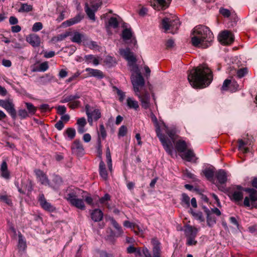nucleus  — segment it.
Returning a JSON list of instances; mask_svg holds the SVG:
<instances>
[{
  "label": "nucleus",
  "instance_id": "nucleus-1",
  "mask_svg": "<svg viewBox=\"0 0 257 257\" xmlns=\"http://www.w3.org/2000/svg\"><path fill=\"white\" fill-rule=\"evenodd\" d=\"M131 71L133 72L131 79L135 95L139 99L142 107L148 109L150 106L151 98L150 93L146 89L145 80L138 66H134Z\"/></svg>",
  "mask_w": 257,
  "mask_h": 257
},
{
  "label": "nucleus",
  "instance_id": "nucleus-2",
  "mask_svg": "<svg viewBox=\"0 0 257 257\" xmlns=\"http://www.w3.org/2000/svg\"><path fill=\"white\" fill-rule=\"evenodd\" d=\"M213 79L212 71L206 64L200 65L190 70L188 79L191 86L202 88L208 86Z\"/></svg>",
  "mask_w": 257,
  "mask_h": 257
},
{
  "label": "nucleus",
  "instance_id": "nucleus-3",
  "mask_svg": "<svg viewBox=\"0 0 257 257\" xmlns=\"http://www.w3.org/2000/svg\"><path fill=\"white\" fill-rule=\"evenodd\" d=\"M192 35L191 43L195 47L206 48L212 45L214 40L213 33L205 26H197L193 29Z\"/></svg>",
  "mask_w": 257,
  "mask_h": 257
},
{
  "label": "nucleus",
  "instance_id": "nucleus-4",
  "mask_svg": "<svg viewBox=\"0 0 257 257\" xmlns=\"http://www.w3.org/2000/svg\"><path fill=\"white\" fill-rule=\"evenodd\" d=\"M163 126L165 128V132L169 137L170 139L161 133L160 127L158 124L156 126V134L166 152L170 156H172L173 154V144L175 143L178 136L176 134L175 131L169 129L164 124H163Z\"/></svg>",
  "mask_w": 257,
  "mask_h": 257
},
{
  "label": "nucleus",
  "instance_id": "nucleus-5",
  "mask_svg": "<svg viewBox=\"0 0 257 257\" xmlns=\"http://www.w3.org/2000/svg\"><path fill=\"white\" fill-rule=\"evenodd\" d=\"M152 249L151 253L147 247H137L134 254L136 257L141 256L142 254L145 257H162L161 244L156 238L151 240Z\"/></svg>",
  "mask_w": 257,
  "mask_h": 257
},
{
  "label": "nucleus",
  "instance_id": "nucleus-6",
  "mask_svg": "<svg viewBox=\"0 0 257 257\" xmlns=\"http://www.w3.org/2000/svg\"><path fill=\"white\" fill-rule=\"evenodd\" d=\"M184 228V233L186 237V245L188 246L196 245L197 241L195 238L199 229L189 224L185 225Z\"/></svg>",
  "mask_w": 257,
  "mask_h": 257
},
{
  "label": "nucleus",
  "instance_id": "nucleus-7",
  "mask_svg": "<svg viewBox=\"0 0 257 257\" xmlns=\"http://www.w3.org/2000/svg\"><path fill=\"white\" fill-rule=\"evenodd\" d=\"M80 98V95L78 94L64 95L60 100V102H68L67 104L68 107L72 109H74L79 107L81 105V102L78 100Z\"/></svg>",
  "mask_w": 257,
  "mask_h": 257
},
{
  "label": "nucleus",
  "instance_id": "nucleus-8",
  "mask_svg": "<svg viewBox=\"0 0 257 257\" xmlns=\"http://www.w3.org/2000/svg\"><path fill=\"white\" fill-rule=\"evenodd\" d=\"M162 26L166 31L171 30L170 32L174 33L178 29L180 26V22L179 19L177 18L173 20L165 18L162 21Z\"/></svg>",
  "mask_w": 257,
  "mask_h": 257
},
{
  "label": "nucleus",
  "instance_id": "nucleus-9",
  "mask_svg": "<svg viewBox=\"0 0 257 257\" xmlns=\"http://www.w3.org/2000/svg\"><path fill=\"white\" fill-rule=\"evenodd\" d=\"M244 191L249 193V197H245L243 204L246 207L253 206L254 203L257 201V191L253 188H245Z\"/></svg>",
  "mask_w": 257,
  "mask_h": 257
},
{
  "label": "nucleus",
  "instance_id": "nucleus-10",
  "mask_svg": "<svg viewBox=\"0 0 257 257\" xmlns=\"http://www.w3.org/2000/svg\"><path fill=\"white\" fill-rule=\"evenodd\" d=\"M0 106L5 109L13 119L16 117V111L14 104L10 99H0Z\"/></svg>",
  "mask_w": 257,
  "mask_h": 257
},
{
  "label": "nucleus",
  "instance_id": "nucleus-11",
  "mask_svg": "<svg viewBox=\"0 0 257 257\" xmlns=\"http://www.w3.org/2000/svg\"><path fill=\"white\" fill-rule=\"evenodd\" d=\"M119 52L120 55L128 61V64L131 68H133L134 66H137L136 64V58L133 53L130 51V49H120Z\"/></svg>",
  "mask_w": 257,
  "mask_h": 257
},
{
  "label": "nucleus",
  "instance_id": "nucleus-12",
  "mask_svg": "<svg viewBox=\"0 0 257 257\" xmlns=\"http://www.w3.org/2000/svg\"><path fill=\"white\" fill-rule=\"evenodd\" d=\"M172 0H148L155 10H164L168 8Z\"/></svg>",
  "mask_w": 257,
  "mask_h": 257
},
{
  "label": "nucleus",
  "instance_id": "nucleus-13",
  "mask_svg": "<svg viewBox=\"0 0 257 257\" xmlns=\"http://www.w3.org/2000/svg\"><path fill=\"white\" fill-rule=\"evenodd\" d=\"M218 40L222 44L229 45L234 41V37L231 32L226 30L220 33Z\"/></svg>",
  "mask_w": 257,
  "mask_h": 257
},
{
  "label": "nucleus",
  "instance_id": "nucleus-14",
  "mask_svg": "<svg viewBox=\"0 0 257 257\" xmlns=\"http://www.w3.org/2000/svg\"><path fill=\"white\" fill-rule=\"evenodd\" d=\"M244 188L240 186H236L233 187L232 190L229 192L230 197L231 200L235 201H239L243 198V193Z\"/></svg>",
  "mask_w": 257,
  "mask_h": 257
},
{
  "label": "nucleus",
  "instance_id": "nucleus-15",
  "mask_svg": "<svg viewBox=\"0 0 257 257\" xmlns=\"http://www.w3.org/2000/svg\"><path fill=\"white\" fill-rule=\"evenodd\" d=\"M38 201L44 210L49 212H53L55 210V207L47 201L43 194L39 195Z\"/></svg>",
  "mask_w": 257,
  "mask_h": 257
},
{
  "label": "nucleus",
  "instance_id": "nucleus-16",
  "mask_svg": "<svg viewBox=\"0 0 257 257\" xmlns=\"http://www.w3.org/2000/svg\"><path fill=\"white\" fill-rule=\"evenodd\" d=\"M71 149L73 154L77 156H82L84 154V150L82 144L79 140H75L72 143Z\"/></svg>",
  "mask_w": 257,
  "mask_h": 257
},
{
  "label": "nucleus",
  "instance_id": "nucleus-17",
  "mask_svg": "<svg viewBox=\"0 0 257 257\" xmlns=\"http://www.w3.org/2000/svg\"><path fill=\"white\" fill-rule=\"evenodd\" d=\"M100 6V4L97 3L95 4H92L91 7L92 9H91L89 7L87 3H86L85 5V11L89 17V18L93 21L95 20V12H96L99 7Z\"/></svg>",
  "mask_w": 257,
  "mask_h": 257
},
{
  "label": "nucleus",
  "instance_id": "nucleus-18",
  "mask_svg": "<svg viewBox=\"0 0 257 257\" xmlns=\"http://www.w3.org/2000/svg\"><path fill=\"white\" fill-rule=\"evenodd\" d=\"M81 192L83 191L78 188H70L67 190V194L65 198L69 202H70L72 200L77 198Z\"/></svg>",
  "mask_w": 257,
  "mask_h": 257
},
{
  "label": "nucleus",
  "instance_id": "nucleus-19",
  "mask_svg": "<svg viewBox=\"0 0 257 257\" xmlns=\"http://www.w3.org/2000/svg\"><path fill=\"white\" fill-rule=\"evenodd\" d=\"M98 135V138L97 140V144H98V151L100 155L101 154V139L102 140L105 139L107 134L106 130L105 129L104 126L103 124H101L99 125V130L97 132Z\"/></svg>",
  "mask_w": 257,
  "mask_h": 257
},
{
  "label": "nucleus",
  "instance_id": "nucleus-20",
  "mask_svg": "<svg viewBox=\"0 0 257 257\" xmlns=\"http://www.w3.org/2000/svg\"><path fill=\"white\" fill-rule=\"evenodd\" d=\"M26 41L34 47H39L40 45V38L36 34H32L28 35L26 38Z\"/></svg>",
  "mask_w": 257,
  "mask_h": 257
},
{
  "label": "nucleus",
  "instance_id": "nucleus-21",
  "mask_svg": "<svg viewBox=\"0 0 257 257\" xmlns=\"http://www.w3.org/2000/svg\"><path fill=\"white\" fill-rule=\"evenodd\" d=\"M35 174L37 178L41 183L44 185H50V182L47 177L46 174H45L42 171L39 169L36 170L35 171Z\"/></svg>",
  "mask_w": 257,
  "mask_h": 257
},
{
  "label": "nucleus",
  "instance_id": "nucleus-22",
  "mask_svg": "<svg viewBox=\"0 0 257 257\" xmlns=\"http://www.w3.org/2000/svg\"><path fill=\"white\" fill-rule=\"evenodd\" d=\"M175 144V149L179 153H184L189 148V144L182 140H179Z\"/></svg>",
  "mask_w": 257,
  "mask_h": 257
},
{
  "label": "nucleus",
  "instance_id": "nucleus-23",
  "mask_svg": "<svg viewBox=\"0 0 257 257\" xmlns=\"http://www.w3.org/2000/svg\"><path fill=\"white\" fill-rule=\"evenodd\" d=\"M1 176L9 180L11 177L10 172L8 170V165L6 161H3L0 168Z\"/></svg>",
  "mask_w": 257,
  "mask_h": 257
},
{
  "label": "nucleus",
  "instance_id": "nucleus-24",
  "mask_svg": "<svg viewBox=\"0 0 257 257\" xmlns=\"http://www.w3.org/2000/svg\"><path fill=\"white\" fill-rule=\"evenodd\" d=\"M126 104L129 109H133L136 111L139 110L140 106L139 102L133 97H127L126 100Z\"/></svg>",
  "mask_w": 257,
  "mask_h": 257
},
{
  "label": "nucleus",
  "instance_id": "nucleus-25",
  "mask_svg": "<svg viewBox=\"0 0 257 257\" xmlns=\"http://www.w3.org/2000/svg\"><path fill=\"white\" fill-rule=\"evenodd\" d=\"M85 71L88 73L89 76H93L97 79H102L104 77L103 72L98 69L87 68L85 69Z\"/></svg>",
  "mask_w": 257,
  "mask_h": 257
},
{
  "label": "nucleus",
  "instance_id": "nucleus-26",
  "mask_svg": "<svg viewBox=\"0 0 257 257\" xmlns=\"http://www.w3.org/2000/svg\"><path fill=\"white\" fill-rule=\"evenodd\" d=\"M99 174L100 177L105 181L108 179V173L105 165L102 160H101L99 165Z\"/></svg>",
  "mask_w": 257,
  "mask_h": 257
},
{
  "label": "nucleus",
  "instance_id": "nucleus-27",
  "mask_svg": "<svg viewBox=\"0 0 257 257\" xmlns=\"http://www.w3.org/2000/svg\"><path fill=\"white\" fill-rule=\"evenodd\" d=\"M215 177L220 184L225 183L227 181V175L223 170H219L215 173Z\"/></svg>",
  "mask_w": 257,
  "mask_h": 257
},
{
  "label": "nucleus",
  "instance_id": "nucleus-28",
  "mask_svg": "<svg viewBox=\"0 0 257 257\" xmlns=\"http://www.w3.org/2000/svg\"><path fill=\"white\" fill-rule=\"evenodd\" d=\"M69 203L71 204V205L74 206L81 210H84L85 209L84 201L82 199L77 198L74 200H72V201L69 202Z\"/></svg>",
  "mask_w": 257,
  "mask_h": 257
},
{
  "label": "nucleus",
  "instance_id": "nucleus-29",
  "mask_svg": "<svg viewBox=\"0 0 257 257\" xmlns=\"http://www.w3.org/2000/svg\"><path fill=\"white\" fill-rule=\"evenodd\" d=\"M133 33L131 29L125 28L122 32V38L124 41H126L129 40H132V42H134L135 44L136 43V40L135 38H133Z\"/></svg>",
  "mask_w": 257,
  "mask_h": 257
},
{
  "label": "nucleus",
  "instance_id": "nucleus-30",
  "mask_svg": "<svg viewBox=\"0 0 257 257\" xmlns=\"http://www.w3.org/2000/svg\"><path fill=\"white\" fill-rule=\"evenodd\" d=\"M123 225L126 227L131 228L137 235H140V233L142 234V230H141L138 225H136L135 224L132 223L129 221H124L123 222Z\"/></svg>",
  "mask_w": 257,
  "mask_h": 257
},
{
  "label": "nucleus",
  "instance_id": "nucleus-31",
  "mask_svg": "<svg viewBox=\"0 0 257 257\" xmlns=\"http://www.w3.org/2000/svg\"><path fill=\"white\" fill-rule=\"evenodd\" d=\"M103 215V214L100 209H95L92 211L91 217L95 222H98L102 220Z\"/></svg>",
  "mask_w": 257,
  "mask_h": 257
},
{
  "label": "nucleus",
  "instance_id": "nucleus-32",
  "mask_svg": "<svg viewBox=\"0 0 257 257\" xmlns=\"http://www.w3.org/2000/svg\"><path fill=\"white\" fill-rule=\"evenodd\" d=\"M82 18L83 16L80 14H78L75 17L64 22L63 23V25L67 27L79 23L82 19Z\"/></svg>",
  "mask_w": 257,
  "mask_h": 257
},
{
  "label": "nucleus",
  "instance_id": "nucleus-33",
  "mask_svg": "<svg viewBox=\"0 0 257 257\" xmlns=\"http://www.w3.org/2000/svg\"><path fill=\"white\" fill-rule=\"evenodd\" d=\"M195 155L193 152V151L191 149H187V150L183 153V154L181 155V157L183 159H185L188 162H190L193 160V158H194Z\"/></svg>",
  "mask_w": 257,
  "mask_h": 257
},
{
  "label": "nucleus",
  "instance_id": "nucleus-34",
  "mask_svg": "<svg viewBox=\"0 0 257 257\" xmlns=\"http://www.w3.org/2000/svg\"><path fill=\"white\" fill-rule=\"evenodd\" d=\"M238 149L244 153H246L249 151L247 148L245 147V145H250L251 143L248 141H243L242 140H239L238 141Z\"/></svg>",
  "mask_w": 257,
  "mask_h": 257
},
{
  "label": "nucleus",
  "instance_id": "nucleus-35",
  "mask_svg": "<svg viewBox=\"0 0 257 257\" xmlns=\"http://www.w3.org/2000/svg\"><path fill=\"white\" fill-rule=\"evenodd\" d=\"M33 10V8L32 5H29L27 3H21V7L18 11L19 13H28L32 11Z\"/></svg>",
  "mask_w": 257,
  "mask_h": 257
},
{
  "label": "nucleus",
  "instance_id": "nucleus-36",
  "mask_svg": "<svg viewBox=\"0 0 257 257\" xmlns=\"http://www.w3.org/2000/svg\"><path fill=\"white\" fill-rule=\"evenodd\" d=\"M84 39V35L78 32L73 33L71 40L73 42L80 43L82 40Z\"/></svg>",
  "mask_w": 257,
  "mask_h": 257
},
{
  "label": "nucleus",
  "instance_id": "nucleus-37",
  "mask_svg": "<svg viewBox=\"0 0 257 257\" xmlns=\"http://www.w3.org/2000/svg\"><path fill=\"white\" fill-rule=\"evenodd\" d=\"M110 200V196L106 193L104 196L99 198V202L103 206H106L108 208H110V205L108 203V201Z\"/></svg>",
  "mask_w": 257,
  "mask_h": 257
},
{
  "label": "nucleus",
  "instance_id": "nucleus-38",
  "mask_svg": "<svg viewBox=\"0 0 257 257\" xmlns=\"http://www.w3.org/2000/svg\"><path fill=\"white\" fill-rule=\"evenodd\" d=\"M207 222L209 226H212L216 223V219L214 215L210 212H207Z\"/></svg>",
  "mask_w": 257,
  "mask_h": 257
},
{
  "label": "nucleus",
  "instance_id": "nucleus-39",
  "mask_svg": "<svg viewBox=\"0 0 257 257\" xmlns=\"http://www.w3.org/2000/svg\"><path fill=\"white\" fill-rule=\"evenodd\" d=\"M106 162L108 168V170L110 172H112V160L111 157V154L109 150V148H107L106 149Z\"/></svg>",
  "mask_w": 257,
  "mask_h": 257
},
{
  "label": "nucleus",
  "instance_id": "nucleus-40",
  "mask_svg": "<svg viewBox=\"0 0 257 257\" xmlns=\"http://www.w3.org/2000/svg\"><path fill=\"white\" fill-rule=\"evenodd\" d=\"M64 135H66L69 140H72L75 137V130L74 128L68 127L65 130Z\"/></svg>",
  "mask_w": 257,
  "mask_h": 257
},
{
  "label": "nucleus",
  "instance_id": "nucleus-41",
  "mask_svg": "<svg viewBox=\"0 0 257 257\" xmlns=\"http://www.w3.org/2000/svg\"><path fill=\"white\" fill-rule=\"evenodd\" d=\"M85 59L87 63H92L94 65H97L99 64L98 58L95 57L92 55H86L85 56Z\"/></svg>",
  "mask_w": 257,
  "mask_h": 257
},
{
  "label": "nucleus",
  "instance_id": "nucleus-42",
  "mask_svg": "<svg viewBox=\"0 0 257 257\" xmlns=\"http://www.w3.org/2000/svg\"><path fill=\"white\" fill-rule=\"evenodd\" d=\"M110 221L111 224L117 230L118 233L119 235H121L123 233V230L121 226L118 224V223L116 221V220L113 218H110Z\"/></svg>",
  "mask_w": 257,
  "mask_h": 257
},
{
  "label": "nucleus",
  "instance_id": "nucleus-43",
  "mask_svg": "<svg viewBox=\"0 0 257 257\" xmlns=\"http://www.w3.org/2000/svg\"><path fill=\"white\" fill-rule=\"evenodd\" d=\"M25 104L28 110V114L34 115L36 112L37 108L31 103L26 102Z\"/></svg>",
  "mask_w": 257,
  "mask_h": 257
},
{
  "label": "nucleus",
  "instance_id": "nucleus-44",
  "mask_svg": "<svg viewBox=\"0 0 257 257\" xmlns=\"http://www.w3.org/2000/svg\"><path fill=\"white\" fill-rule=\"evenodd\" d=\"M70 35V33L66 32L64 34H61L57 36L54 37L52 40L54 42L61 41L64 40L66 37Z\"/></svg>",
  "mask_w": 257,
  "mask_h": 257
},
{
  "label": "nucleus",
  "instance_id": "nucleus-45",
  "mask_svg": "<svg viewBox=\"0 0 257 257\" xmlns=\"http://www.w3.org/2000/svg\"><path fill=\"white\" fill-rule=\"evenodd\" d=\"M90 115L95 121L97 120L101 117V113L99 109H94L92 112H90Z\"/></svg>",
  "mask_w": 257,
  "mask_h": 257
},
{
  "label": "nucleus",
  "instance_id": "nucleus-46",
  "mask_svg": "<svg viewBox=\"0 0 257 257\" xmlns=\"http://www.w3.org/2000/svg\"><path fill=\"white\" fill-rule=\"evenodd\" d=\"M203 173L206 178L208 180H211L214 176V171L211 169H206L203 171Z\"/></svg>",
  "mask_w": 257,
  "mask_h": 257
},
{
  "label": "nucleus",
  "instance_id": "nucleus-47",
  "mask_svg": "<svg viewBox=\"0 0 257 257\" xmlns=\"http://www.w3.org/2000/svg\"><path fill=\"white\" fill-rule=\"evenodd\" d=\"M0 200L2 202L6 203L9 205H11L12 204V200L10 197L7 194L1 195L0 194Z\"/></svg>",
  "mask_w": 257,
  "mask_h": 257
},
{
  "label": "nucleus",
  "instance_id": "nucleus-48",
  "mask_svg": "<svg viewBox=\"0 0 257 257\" xmlns=\"http://www.w3.org/2000/svg\"><path fill=\"white\" fill-rule=\"evenodd\" d=\"M182 204L187 207L190 206V197L185 193L182 194Z\"/></svg>",
  "mask_w": 257,
  "mask_h": 257
},
{
  "label": "nucleus",
  "instance_id": "nucleus-49",
  "mask_svg": "<svg viewBox=\"0 0 257 257\" xmlns=\"http://www.w3.org/2000/svg\"><path fill=\"white\" fill-rule=\"evenodd\" d=\"M109 26L113 28H116L118 26V22L116 18L111 17L108 21Z\"/></svg>",
  "mask_w": 257,
  "mask_h": 257
},
{
  "label": "nucleus",
  "instance_id": "nucleus-50",
  "mask_svg": "<svg viewBox=\"0 0 257 257\" xmlns=\"http://www.w3.org/2000/svg\"><path fill=\"white\" fill-rule=\"evenodd\" d=\"M89 108H90L89 105L86 104L85 105V111H86V114L88 117V121L90 125H92L93 120H94V119H93V118L90 115V111Z\"/></svg>",
  "mask_w": 257,
  "mask_h": 257
},
{
  "label": "nucleus",
  "instance_id": "nucleus-51",
  "mask_svg": "<svg viewBox=\"0 0 257 257\" xmlns=\"http://www.w3.org/2000/svg\"><path fill=\"white\" fill-rule=\"evenodd\" d=\"M192 214L197 220H199L200 222H203L204 221V218L201 212L192 211Z\"/></svg>",
  "mask_w": 257,
  "mask_h": 257
},
{
  "label": "nucleus",
  "instance_id": "nucleus-52",
  "mask_svg": "<svg viewBox=\"0 0 257 257\" xmlns=\"http://www.w3.org/2000/svg\"><path fill=\"white\" fill-rule=\"evenodd\" d=\"M230 84H231V80L229 79L225 80L221 87V90L222 91L230 90Z\"/></svg>",
  "mask_w": 257,
  "mask_h": 257
},
{
  "label": "nucleus",
  "instance_id": "nucleus-53",
  "mask_svg": "<svg viewBox=\"0 0 257 257\" xmlns=\"http://www.w3.org/2000/svg\"><path fill=\"white\" fill-rule=\"evenodd\" d=\"M248 72L247 68H242L237 70L236 74L238 77L242 78L244 77Z\"/></svg>",
  "mask_w": 257,
  "mask_h": 257
},
{
  "label": "nucleus",
  "instance_id": "nucleus-54",
  "mask_svg": "<svg viewBox=\"0 0 257 257\" xmlns=\"http://www.w3.org/2000/svg\"><path fill=\"white\" fill-rule=\"evenodd\" d=\"M19 248L22 249H25L26 247V243L25 240L23 239V236L21 234L19 235Z\"/></svg>",
  "mask_w": 257,
  "mask_h": 257
},
{
  "label": "nucleus",
  "instance_id": "nucleus-55",
  "mask_svg": "<svg viewBox=\"0 0 257 257\" xmlns=\"http://www.w3.org/2000/svg\"><path fill=\"white\" fill-rule=\"evenodd\" d=\"M42 28V23L41 22H36L33 25L32 30L33 32H36L40 31Z\"/></svg>",
  "mask_w": 257,
  "mask_h": 257
},
{
  "label": "nucleus",
  "instance_id": "nucleus-56",
  "mask_svg": "<svg viewBox=\"0 0 257 257\" xmlns=\"http://www.w3.org/2000/svg\"><path fill=\"white\" fill-rule=\"evenodd\" d=\"M127 128L125 125H122L120 127L118 131V135L119 137H124L126 135Z\"/></svg>",
  "mask_w": 257,
  "mask_h": 257
},
{
  "label": "nucleus",
  "instance_id": "nucleus-57",
  "mask_svg": "<svg viewBox=\"0 0 257 257\" xmlns=\"http://www.w3.org/2000/svg\"><path fill=\"white\" fill-rule=\"evenodd\" d=\"M18 115L21 119H24L29 116L28 112L25 109H20Z\"/></svg>",
  "mask_w": 257,
  "mask_h": 257
},
{
  "label": "nucleus",
  "instance_id": "nucleus-58",
  "mask_svg": "<svg viewBox=\"0 0 257 257\" xmlns=\"http://www.w3.org/2000/svg\"><path fill=\"white\" fill-rule=\"evenodd\" d=\"M49 68L48 64L47 62H44L42 63H41L38 68V70L39 71H43L44 72L46 71Z\"/></svg>",
  "mask_w": 257,
  "mask_h": 257
},
{
  "label": "nucleus",
  "instance_id": "nucleus-59",
  "mask_svg": "<svg viewBox=\"0 0 257 257\" xmlns=\"http://www.w3.org/2000/svg\"><path fill=\"white\" fill-rule=\"evenodd\" d=\"M57 112L60 115L64 114L66 111V108L64 105H59L57 108Z\"/></svg>",
  "mask_w": 257,
  "mask_h": 257
},
{
  "label": "nucleus",
  "instance_id": "nucleus-60",
  "mask_svg": "<svg viewBox=\"0 0 257 257\" xmlns=\"http://www.w3.org/2000/svg\"><path fill=\"white\" fill-rule=\"evenodd\" d=\"M206 212H210L211 213H212V214H215L218 216H219L221 215V212L217 208H213L211 209V210H207L206 211Z\"/></svg>",
  "mask_w": 257,
  "mask_h": 257
},
{
  "label": "nucleus",
  "instance_id": "nucleus-61",
  "mask_svg": "<svg viewBox=\"0 0 257 257\" xmlns=\"http://www.w3.org/2000/svg\"><path fill=\"white\" fill-rule=\"evenodd\" d=\"M220 13L224 17H229L230 15V11L226 9H220L219 10Z\"/></svg>",
  "mask_w": 257,
  "mask_h": 257
},
{
  "label": "nucleus",
  "instance_id": "nucleus-62",
  "mask_svg": "<svg viewBox=\"0 0 257 257\" xmlns=\"http://www.w3.org/2000/svg\"><path fill=\"white\" fill-rule=\"evenodd\" d=\"M184 175L187 178L195 180L196 179L195 176L191 173L189 170H186L184 172Z\"/></svg>",
  "mask_w": 257,
  "mask_h": 257
},
{
  "label": "nucleus",
  "instance_id": "nucleus-63",
  "mask_svg": "<svg viewBox=\"0 0 257 257\" xmlns=\"http://www.w3.org/2000/svg\"><path fill=\"white\" fill-rule=\"evenodd\" d=\"M77 123L78 126H85L86 124L85 118L84 117L78 118L77 121Z\"/></svg>",
  "mask_w": 257,
  "mask_h": 257
},
{
  "label": "nucleus",
  "instance_id": "nucleus-64",
  "mask_svg": "<svg viewBox=\"0 0 257 257\" xmlns=\"http://www.w3.org/2000/svg\"><path fill=\"white\" fill-rule=\"evenodd\" d=\"M239 85L235 81H231V84H230V91H235L238 89Z\"/></svg>",
  "mask_w": 257,
  "mask_h": 257
}]
</instances>
